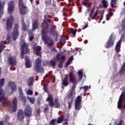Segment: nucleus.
<instances>
[{
	"label": "nucleus",
	"mask_w": 125,
	"mask_h": 125,
	"mask_svg": "<svg viewBox=\"0 0 125 125\" xmlns=\"http://www.w3.org/2000/svg\"><path fill=\"white\" fill-rule=\"evenodd\" d=\"M69 81L70 83H73V86L71 87L70 90L68 91V94L66 96V98H67L68 101L67 102L68 109H71L72 108V104L74 101V97L73 96V93L74 92V90L76 89V76L74 75V73L73 71H70L68 74Z\"/></svg>",
	"instance_id": "obj_1"
},
{
	"label": "nucleus",
	"mask_w": 125,
	"mask_h": 125,
	"mask_svg": "<svg viewBox=\"0 0 125 125\" xmlns=\"http://www.w3.org/2000/svg\"><path fill=\"white\" fill-rule=\"evenodd\" d=\"M42 33V41L46 43L48 46H52V45H54V41L50 37H48V33H49V30L47 27L42 28L41 30Z\"/></svg>",
	"instance_id": "obj_2"
},
{
	"label": "nucleus",
	"mask_w": 125,
	"mask_h": 125,
	"mask_svg": "<svg viewBox=\"0 0 125 125\" xmlns=\"http://www.w3.org/2000/svg\"><path fill=\"white\" fill-rule=\"evenodd\" d=\"M69 117H70L69 114H67L65 115L64 114H62L58 118L57 121L55 119H52L49 122V125H57L59 124H62L63 122H68Z\"/></svg>",
	"instance_id": "obj_3"
},
{
	"label": "nucleus",
	"mask_w": 125,
	"mask_h": 125,
	"mask_svg": "<svg viewBox=\"0 0 125 125\" xmlns=\"http://www.w3.org/2000/svg\"><path fill=\"white\" fill-rule=\"evenodd\" d=\"M34 69L35 72H37V73L44 74V69H43V67H42V59L40 58H38L35 60Z\"/></svg>",
	"instance_id": "obj_4"
},
{
	"label": "nucleus",
	"mask_w": 125,
	"mask_h": 125,
	"mask_svg": "<svg viewBox=\"0 0 125 125\" xmlns=\"http://www.w3.org/2000/svg\"><path fill=\"white\" fill-rule=\"evenodd\" d=\"M4 95H5V91L0 88V103H2V107H7L9 101L7 98L4 97Z\"/></svg>",
	"instance_id": "obj_5"
},
{
	"label": "nucleus",
	"mask_w": 125,
	"mask_h": 125,
	"mask_svg": "<svg viewBox=\"0 0 125 125\" xmlns=\"http://www.w3.org/2000/svg\"><path fill=\"white\" fill-rule=\"evenodd\" d=\"M39 28V21L35 20L32 24V30L29 29L28 32V37L29 38V41L32 42L34 40V32L33 31L37 30Z\"/></svg>",
	"instance_id": "obj_6"
},
{
	"label": "nucleus",
	"mask_w": 125,
	"mask_h": 125,
	"mask_svg": "<svg viewBox=\"0 0 125 125\" xmlns=\"http://www.w3.org/2000/svg\"><path fill=\"white\" fill-rule=\"evenodd\" d=\"M47 100L49 102L50 107H53L55 105V108H59L60 107V104L58 102V99L56 98L53 102V96L50 94L48 95Z\"/></svg>",
	"instance_id": "obj_7"
},
{
	"label": "nucleus",
	"mask_w": 125,
	"mask_h": 125,
	"mask_svg": "<svg viewBox=\"0 0 125 125\" xmlns=\"http://www.w3.org/2000/svg\"><path fill=\"white\" fill-rule=\"evenodd\" d=\"M14 19H13V16H10L9 17L7 18L6 21V27L5 29L6 31H11L12 29V26L13 25V21Z\"/></svg>",
	"instance_id": "obj_8"
},
{
	"label": "nucleus",
	"mask_w": 125,
	"mask_h": 125,
	"mask_svg": "<svg viewBox=\"0 0 125 125\" xmlns=\"http://www.w3.org/2000/svg\"><path fill=\"white\" fill-rule=\"evenodd\" d=\"M18 5L20 9V14L21 15H25L27 13V7L24 5L23 0H19Z\"/></svg>",
	"instance_id": "obj_9"
},
{
	"label": "nucleus",
	"mask_w": 125,
	"mask_h": 125,
	"mask_svg": "<svg viewBox=\"0 0 125 125\" xmlns=\"http://www.w3.org/2000/svg\"><path fill=\"white\" fill-rule=\"evenodd\" d=\"M113 37L114 34L112 33L110 35L106 43L104 44V47H105V48H110V47H112V46L114 45L115 43V39L113 38Z\"/></svg>",
	"instance_id": "obj_10"
},
{
	"label": "nucleus",
	"mask_w": 125,
	"mask_h": 125,
	"mask_svg": "<svg viewBox=\"0 0 125 125\" xmlns=\"http://www.w3.org/2000/svg\"><path fill=\"white\" fill-rule=\"evenodd\" d=\"M23 114L26 118H31L33 116V109L30 105H27L25 106Z\"/></svg>",
	"instance_id": "obj_11"
},
{
	"label": "nucleus",
	"mask_w": 125,
	"mask_h": 125,
	"mask_svg": "<svg viewBox=\"0 0 125 125\" xmlns=\"http://www.w3.org/2000/svg\"><path fill=\"white\" fill-rule=\"evenodd\" d=\"M29 52V45L26 43H23L21 47V58L24 59V53H28Z\"/></svg>",
	"instance_id": "obj_12"
},
{
	"label": "nucleus",
	"mask_w": 125,
	"mask_h": 125,
	"mask_svg": "<svg viewBox=\"0 0 125 125\" xmlns=\"http://www.w3.org/2000/svg\"><path fill=\"white\" fill-rule=\"evenodd\" d=\"M82 97L81 96H78L76 98V100L75 102V109L77 111H80L83 106L82 105Z\"/></svg>",
	"instance_id": "obj_13"
},
{
	"label": "nucleus",
	"mask_w": 125,
	"mask_h": 125,
	"mask_svg": "<svg viewBox=\"0 0 125 125\" xmlns=\"http://www.w3.org/2000/svg\"><path fill=\"white\" fill-rule=\"evenodd\" d=\"M18 29H19V25L17 23L15 24L12 34L13 41H16L18 38V36H19V30Z\"/></svg>",
	"instance_id": "obj_14"
},
{
	"label": "nucleus",
	"mask_w": 125,
	"mask_h": 125,
	"mask_svg": "<svg viewBox=\"0 0 125 125\" xmlns=\"http://www.w3.org/2000/svg\"><path fill=\"white\" fill-rule=\"evenodd\" d=\"M125 101V91L122 92L118 103V109H122L123 108V103Z\"/></svg>",
	"instance_id": "obj_15"
},
{
	"label": "nucleus",
	"mask_w": 125,
	"mask_h": 125,
	"mask_svg": "<svg viewBox=\"0 0 125 125\" xmlns=\"http://www.w3.org/2000/svg\"><path fill=\"white\" fill-rule=\"evenodd\" d=\"M17 118L19 122H23L25 117H24V111L22 109H19L17 114Z\"/></svg>",
	"instance_id": "obj_16"
},
{
	"label": "nucleus",
	"mask_w": 125,
	"mask_h": 125,
	"mask_svg": "<svg viewBox=\"0 0 125 125\" xmlns=\"http://www.w3.org/2000/svg\"><path fill=\"white\" fill-rule=\"evenodd\" d=\"M18 90L19 92V96L21 101H22L23 103L26 104L27 100L26 99V97H25V96H24V94L23 93V91L22 90V88H21V87H20L18 88Z\"/></svg>",
	"instance_id": "obj_17"
},
{
	"label": "nucleus",
	"mask_w": 125,
	"mask_h": 125,
	"mask_svg": "<svg viewBox=\"0 0 125 125\" xmlns=\"http://www.w3.org/2000/svg\"><path fill=\"white\" fill-rule=\"evenodd\" d=\"M10 36H7L5 41V42H3V41H1L0 42V53H1L2 50H3V44H7L10 42Z\"/></svg>",
	"instance_id": "obj_18"
},
{
	"label": "nucleus",
	"mask_w": 125,
	"mask_h": 125,
	"mask_svg": "<svg viewBox=\"0 0 125 125\" xmlns=\"http://www.w3.org/2000/svg\"><path fill=\"white\" fill-rule=\"evenodd\" d=\"M8 86L10 87L11 89V93H13V92H15L17 90V88H16V84H15V83L14 82H10L8 83Z\"/></svg>",
	"instance_id": "obj_19"
},
{
	"label": "nucleus",
	"mask_w": 125,
	"mask_h": 125,
	"mask_svg": "<svg viewBox=\"0 0 125 125\" xmlns=\"http://www.w3.org/2000/svg\"><path fill=\"white\" fill-rule=\"evenodd\" d=\"M33 50L34 53L37 55V56H39V57H42V47L41 46H35L33 48Z\"/></svg>",
	"instance_id": "obj_20"
},
{
	"label": "nucleus",
	"mask_w": 125,
	"mask_h": 125,
	"mask_svg": "<svg viewBox=\"0 0 125 125\" xmlns=\"http://www.w3.org/2000/svg\"><path fill=\"white\" fill-rule=\"evenodd\" d=\"M17 98L16 97H15L13 99L12 104H13V107H12V112L13 113H15L16 111H17Z\"/></svg>",
	"instance_id": "obj_21"
},
{
	"label": "nucleus",
	"mask_w": 125,
	"mask_h": 125,
	"mask_svg": "<svg viewBox=\"0 0 125 125\" xmlns=\"http://www.w3.org/2000/svg\"><path fill=\"white\" fill-rule=\"evenodd\" d=\"M14 10V2L10 1L9 2L8 11L9 13L13 12Z\"/></svg>",
	"instance_id": "obj_22"
},
{
	"label": "nucleus",
	"mask_w": 125,
	"mask_h": 125,
	"mask_svg": "<svg viewBox=\"0 0 125 125\" xmlns=\"http://www.w3.org/2000/svg\"><path fill=\"white\" fill-rule=\"evenodd\" d=\"M50 32L51 34H52L53 37H56L55 41L56 42L57 41V38L58 37V32H57V30H54L53 27H51L50 28Z\"/></svg>",
	"instance_id": "obj_23"
},
{
	"label": "nucleus",
	"mask_w": 125,
	"mask_h": 125,
	"mask_svg": "<svg viewBox=\"0 0 125 125\" xmlns=\"http://www.w3.org/2000/svg\"><path fill=\"white\" fill-rule=\"evenodd\" d=\"M25 62L26 68H31L32 67V62H31V60H30V59L27 56L25 57Z\"/></svg>",
	"instance_id": "obj_24"
},
{
	"label": "nucleus",
	"mask_w": 125,
	"mask_h": 125,
	"mask_svg": "<svg viewBox=\"0 0 125 125\" xmlns=\"http://www.w3.org/2000/svg\"><path fill=\"white\" fill-rule=\"evenodd\" d=\"M5 5V2H0V19L2 17L3 14V9L4 8V5Z\"/></svg>",
	"instance_id": "obj_25"
},
{
	"label": "nucleus",
	"mask_w": 125,
	"mask_h": 125,
	"mask_svg": "<svg viewBox=\"0 0 125 125\" xmlns=\"http://www.w3.org/2000/svg\"><path fill=\"white\" fill-rule=\"evenodd\" d=\"M56 59L58 61L64 62L66 61V56L64 55H63L62 57H60V54H58L56 56Z\"/></svg>",
	"instance_id": "obj_26"
},
{
	"label": "nucleus",
	"mask_w": 125,
	"mask_h": 125,
	"mask_svg": "<svg viewBox=\"0 0 125 125\" xmlns=\"http://www.w3.org/2000/svg\"><path fill=\"white\" fill-rule=\"evenodd\" d=\"M122 44V40H119L115 46V50L117 53H119L121 51V45Z\"/></svg>",
	"instance_id": "obj_27"
},
{
	"label": "nucleus",
	"mask_w": 125,
	"mask_h": 125,
	"mask_svg": "<svg viewBox=\"0 0 125 125\" xmlns=\"http://www.w3.org/2000/svg\"><path fill=\"white\" fill-rule=\"evenodd\" d=\"M8 61L11 66H15L16 65V60L15 59L10 57L8 59Z\"/></svg>",
	"instance_id": "obj_28"
},
{
	"label": "nucleus",
	"mask_w": 125,
	"mask_h": 125,
	"mask_svg": "<svg viewBox=\"0 0 125 125\" xmlns=\"http://www.w3.org/2000/svg\"><path fill=\"white\" fill-rule=\"evenodd\" d=\"M62 84L64 86H68L69 85V82H68V74H66L62 82Z\"/></svg>",
	"instance_id": "obj_29"
},
{
	"label": "nucleus",
	"mask_w": 125,
	"mask_h": 125,
	"mask_svg": "<svg viewBox=\"0 0 125 125\" xmlns=\"http://www.w3.org/2000/svg\"><path fill=\"white\" fill-rule=\"evenodd\" d=\"M28 86H32L34 84V77H31L29 78L27 82Z\"/></svg>",
	"instance_id": "obj_30"
},
{
	"label": "nucleus",
	"mask_w": 125,
	"mask_h": 125,
	"mask_svg": "<svg viewBox=\"0 0 125 125\" xmlns=\"http://www.w3.org/2000/svg\"><path fill=\"white\" fill-rule=\"evenodd\" d=\"M73 60H74V56H72L68 59L66 63L64 65V67H65V68H67L68 66L71 64V62H72Z\"/></svg>",
	"instance_id": "obj_31"
},
{
	"label": "nucleus",
	"mask_w": 125,
	"mask_h": 125,
	"mask_svg": "<svg viewBox=\"0 0 125 125\" xmlns=\"http://www.w3.org/2000/svg\"><path fill=\"white\" fill-rule=\"evenodd\" d=\"M48 18H51V16L48 15H45L44 16L43 22L46 23L47 27H48V23H47V20H48Z\"/></svg>",
	"instance_id": "obj_32"
},
{
	"label": "nucleus",
	"mask_w": 125,
	"mask_h": 125,
	"mask_svg": "<svg viewBox=\"0 0 125 125\" xmlns=\"http://www.w3.org/2000/svg\"><path fill=\"white\" fill-rule=\"evenodd\" d=\"M110 5L112 8H114V7H117V0H111Z\"/></svg>",
	"instance_id": "obj_33"
},
{
	"label": "nucleus",
	"mask_w": 125,
	"mask_h": 125,
	"mask_svg": "<svg viewBox=\"0 0 125 125\" xmlns=\"http://www.w3.org/2000/svg\"><path fill=\"white\" fill-rule=\"evenodd\" d=\"M78 75L79 76V80L80 81L83 80V72L82 71H78Z\"/></svg>",
	"instance_id": "obj_34"
},
{
	"label": "nucleus",
	"mask_w": 125,
	"mask_h": 125,
	"mask_svg": "<svg viewBox=\"0 0 125 125\" xmlns=\"http://www.w3.org/2000/svg\"><path fill=\"white\" fill-rule=\"evenodd\" d=\"M102 3L103 5V7L104 8H107L108 7V4H107V2L105 0H102Z\"/></svg>",
	"instance_id": "obj_35"
},
{
	"label": "nucleus",
	"mask_w": 125,
	"mask_h": 125,
	"mask_svg": "<svg viewBox=\"0 0 125 125\" xmlns=\"http://www.w3.org/2000/svg\"><path fill=\"white\" fill-rule=\"evenodd\" d=\"M60 43L61 44H65V43H66V40L62 38V36H61L60 39Z\"/></svg>",
	"instance_id": "obj_36"
},
{
	"label": "nucleus",
	"mask_w": 125,
	"mask_h": 125,
	"mask_svg": "<svg viewBox=\"0 0 125 125\" xmlns=\"http://www.w3.org/2000/svg\"><path fill=\"white\" fill-rule=\"evenodd\" d=\"M4 85V78H2L0 80V88Z\"/></svg>",
	"instance_id": "obj_37"
},
{
	"label": "nucleus",
	"mask_w": 125,
	"mask_h": 125,
	"mask_svg": "<svg viewBox=\"0 0 125 125\" xmlns=\"http://www.w3.org/2000/svg\"><path fill=\"white\" fill-rule=\"evenodd\" d=\"M77 29H74L73 28H71L70 33L72 34V35L75 37L76 36V34H77Z\"/></svg>",
	"instance_id": "obj_38"
},
{
	"label": "nucleus",
	"mask_w": 125,
	"mask_h": 125,
	"mask_svg": "<svg viewBox=\"0 0 125 125\" xmlns=\"http://www.w3.org/2000/svg\"><path fill=\"white\" fill-rule=\"evenodd\" d=\"M48 86V84L47 83H44L43 85V89H44V91L45 92H47V87Z\"/></svg>",
	"instance_id": "obj_39"
},
{
	"label": "nucleus",
	"mask_w": 125,
	"mask_h": 125,
	"mask_svg": "<svg viewBox=\"0 0 125 125\" xmlns=\"http://www.w3.org/2000/svg\"><path fill=\"white\" fill-rule=\"evenodd\" d=\"M81 88H83V89H84L83 93H86V91L88 90V86L82 87Z\"/></svg>",
	"instance_id": "obj_40"
},
{
	"label": "nucleus",
	"mask_w": 125,
	"mask_h": 125,
	"mask_svg": "<svg viewBox=\"0 0 125 125\" xmlns=\"http://www.w3.org/2000/svg\"><path fill=\"white\" fill-rule=\"evenodd\" d=\"M113 16V13H110L106 15V20H107V21H109V20L110 19V18H111V16Z\"/></svg>",
	"instance_id": "obj_41"
},
{
	"label": "nucleus",
	"mask_w": 125,
	"mask_h": 125,
	"mask_svg": "<svg viewBox=\"0 0 125 125\" xmlns=\"http://www.w3.org/2000/svg\"><path fill=\"white\" fill-rule=\"evenodd\" d=\"M50 63L51 64V66L53 68H54V67L56 66V62L54 61L51 60L50 61Z\"/></svg>",
	"instance_id": "obj_42"
},
{
	"label": "nucleus",
	"mask_w": 125,
	"mask_h": 125,
	"mask_svg": "<svg viewBox=\"0 0 125 125\" xmlns=\"http://www.w3.org/2000/svg\"><path fill=\"white\" fill-rule=\"evenodd\" d=\"M63 62H60L58 65V68H59L60 69L62 68V67H63Z\"/></svg>",
	"instance_id": "obj_43"
},
{
	"label": "nucleus",
	"mask_w": 125,
	"mask_h": 125,
	"mask_svg": "<svg viewBox=\"0 0 125 125\" xmlns=\"http://www.w3.org/2000/svg\"><path fill=\"white\" fill-rule=\"evenodd\" d=\"M88 1H89V0H84L83 1V4L84 6H86V5H87V4L88 3Z\"/></svg>",
	"instance_id": "obj_44"
},
{
	"label": "nucleus",
	"mask_w": 125,
	"mask_h": 125,
	"mask_svg": "<svg viewBox=\"0 0 125 125\" xmlns=\"http://www.w3.org/2000/svg\"><path fill=\"white\" fill-rule=\"evenodd\" d=\"M41 113V109L38 108L36 110V115H37V116H40Z\"/></svg>",
	"instance_id": "obj_45"
},
{
	"label": "nucleus",
	"mask_w": 125,
	"mask_h": 125,
	"mask_svg": "<svg viewBox=\"0 0 125 125\" xmlns=\"http://www.w3.org/2000/svg\"><path fill=\"white\" fill-rule=\"evenodd\" d=\"M26 93L28 95H33V91L32 90H28L26 91Z\"/></svg>",
	"instance_id": "obj_46"
},
{
	"label": "nucleus",
	"mask_w": 125,
	"mask_h": 125,
	"mask_svg": "<svg viewBox=\"0 0 125 125\" xmlns=\"http://www.w3.org/2000/svg\"><path fill=\"white\" fill-rule=\"evenodd\" d=\"M28 99H29L30 103H31V104H34L35 103V99H33V98H29L28 97Z\"/></svg>",
	"instance_id": "obj_47"
},
{
	"label": "nucleus",
	"mask_w": 125,
	"mask_h": 125,
	"mask_svg": "<svg viewBox=\"0 0 125 125\" xmlns=\"http://www.w3.org/2000/svg\"><path fill=\"white\" fill-rule=\"evenodd\" d=\"M5 122H8L10 120V117L8 115H6L4 117Z\"/></svg>",
	"instance_id": "obj_48"
},
{
	"label": "nucleus",
	"mask_w": 125,
	"mask_h": 125,
	"mask_svg": "<svg viewBox=\"0 0 125 125\" xmlns=\"http://www.w3.org/2000/svg\"><path fill=\"white\" fill-rule=\"evenodd\" d=\"M22 29H23V31H24V32H26V31L28 30V27H27V26H26V25L23 24Z\"/></svg>",
	"instance_id": "obj_49"
},
{
	"label": "nucleus",
	"mask_w": 125,
	"mask_h": 125,
	"mask_svg": "<svg viewBox=\"0 0 125 125\" xmlns=\"http://www.w3.org/2000/svg\"><path fill=\"white\" fill-rule=\"evenodd\" d=\"M97 14H98V11H96L95 12V13L94 14V15L93 16V17H92V19L93 20L94 19H95V17H96V16L97 15Z\"/></svg>",
	"instance_id": "obj_50"
},
{
	"label": "nucleus",
	"mask_w": 125,
	"mask_h": 125,
	"mask_svg": "<svg viewBox=\"0 0 125 125\" xmlns=\"http://www.w3.org/2000/svg\"><path fill=\"white\" fill-rule=\"evenodd\" d=\"M93 12H94V7L93 8L92 10L91 11V13L89 15V17H91L93 14Z\"/></svg>",
	"instance_id": "obj_51"
},
{
	"label": "nucleus",
	"mask_w": 125,
	"mask_h": 125,
	"mask_svg": "<svg viewBox=\"0 0 125 125\" xmlns=\"http://www.w3.org/2000/svg\"><path fill=\"white\" fill-rule=\"evenodd\" d=\"M51 74H52V71H50L48 74H46V78H48V77H49V76H50Z\"/></svg>",
	"instance_id": "obj_52"
},
{
	"label": "nucleus",
	"mask_w": 125,
	"mask_h": 125,
	"mask_svg": "<svg viewBox=\"0 0 125 125\" xmlns=\"http://www.w3.org/2000/svg\"><path fill=\"white\" fill-rule=\"evenodd\" d=\"M51 51H54V52H57V49L55 47H53L51 49Z\"/></svg>",
	"instance_id": "obj_53"
},
{
	"label": "nucleus",
	"mask_w": 125,
	"mask_h": 125,
	"mask_svg": "<svg viewBox=\"0 0 125 125\" xmlns=\"http://www.w3.org/2000/svg\"><path fill=\"white\" fill-rule=\"evenodd\" d=\"M47 111H48V108L45 107V108L44 109V113H47Z\"/></svg>",
	"instance_id": "obj_54"
},
{
	"label": "nucleus",
	"mask_w": 125,
	"mask_h": 125,
	"mask_svg": "<svg viewBox=\"0 0 125 125\" xmlns=\"http://www.w3.org/2000/svg\"><path fill=\"white\" fill-rule=\"evenodd\" d=\"M87 26H88V25L87 24L84 25V26L83 27L82 30H84V29H86V28H87Z\"/></svg>",
	"instance_id": "obj_55"
},
{
	"label": "nucleus",
	"mask_w": 125,
	"mask_h": 125,
	"mask_svg": "<svg viewBox=\"0 0 125 125\" xmlns=\"http://www.w3.org/2000/svg\"><path fill=\"white\" fill-rule=\"evenodd\" d=\"M31 45H33L34 46V47L36 46V45H37V43H36V42H32V43H31Z\"/></svg>",
	"instance_id": "obj_56"
},
{
	"label": "nucleus",
	"mask_w": 125,
	"mask_h": 125,
	"mask_svg": "<svg viewBox=\"0 0 125 125\" xmlns=\"http://www.w3.org/2000/svg\"><path fill=\"white\" fill-rule=\"evenodd\" d=\"M4 122L3 121H0V125H3Z\"/></svg>",
	"instance_id": "obj_57"
},
{
	"label": "nucleus",
	"mask_w": 125,
	"mask_h": 125,
	"mask_svg": "<svg viewBox=\"0 0 125 125\" xmlns=\"http://www.w3.org/2000/svg\"><path fill=\"white\" fill-rule=\"evenodd\" d=\"M47 23H51V20L48 19V20H47Z\"/></svg>",
	"instance_id": "obj_58"
},
{
	"label": "nucleus",
	"mask_w": 125,
	"mask_h": 125,
	"mask_svg": "<svg viewBox=\"0 0 125 125\" xmlns=\"http://www.w3.org/2000/svg\"><path fill=\"white\" fill-rule=\"evenodd\" d=\"M35 96L39 95V93H38V92H35Z\"/></svg>",
	"instance_id": "obj_59"
},
{
	"label": "nucleus",
	"mask_w": 125,
	"mask_h": 125,
	"mask_svg": "<svg viewBox=\"0 0 125 125\" xmlns=\"http://www.w3.org/2000/svg\"><path fill=\"white\" fill-rule=\"evenodd\" d=\"M36 3H37V4H40V1H36Z\"/></svg>",
	"instance_id": "obj_60"
},
{
	"label": "nucleus",
	"mask_w": 125,
	"mask_h": 125,
	"mask_svg": "<svg viewBox=\"0 0 125 125\" xmlns=\"http://www.w3.org/2000/svg\"><path fill=\"white\" fill-rule=\"evenodd\" d=\"M101 18L103 19V14H101Z\"/></svg>",
	"instance_id": "obj_61"
},
{
	"label": "nucleus",
	"mask_w": 125,
	"mask_h": 125,
	"mask_svg": "<svg viewBox=\"0 0 125 125\" xmlns=\"http://www.w3.org/2000/svg\"><path fill=\"white\" fill-rule=\"evenodd\" d=\"M65 122L64 124L65 125H68V122H67V121H63Z\"/></svg>",
	"instance_id": "obj_62"
},
{
	"label": "nucleus",
	"mask_w": 125,
	"mask_h": 125,
	"mask_svg": "<svg viewBox=\"0 0 125 125\" xmlns=\"http://www.w3.org/2000/svg\"><path fill=\"white\" fill-rule=\"evenodd\" d=\"M7 125H13L12 123H8Z\"/></svg>",
	"instance_id": "obj_63"
},
{
	"label": "nucleus",
	"mask_w": 125,
	"mask_h": 125,
	"mask_svg": "<svg viewBox=\"0 0 125 125\" xmlns=\"http://www.w3.org/2000/svg\"><path fill=\"white\" fill-rule=\"evenodd\" d=\"M123 109H125V104H124V105L123 107Z\"/></svg>",
	"instance_id": "obj_64"
}]
</instances>
